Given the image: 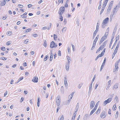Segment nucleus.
<instances>
[{
  "label": "nucleus",
  "mask_w": 120,
  "mask_h": 120,
  "mask_svg": "<svg viewBox=\"0 0 120 120\" xmlns=\"http://www.w3.org/2000/svg\"><path fill=\"white\" fill-rule=\"evenodd\" d=\"M109 20V18L107 17L103 21V23L102 24V27L104 28L105 26H106L105 25L108 22V21Z\"/></svg>",
  "instance_id": "obj_1"
},
{
  "label": "nucleus",
  "mask_w": 120,
  "mask_h": 120,
  "mask_svg": "<svg viewBox=\"0 0 120 120\" xmlns=\"http://www.w3.org/2000/svg\"><path fill=\"white\" fill-rule=\"evenodd\" d=\"M65 11V8L64 7H61L60 8L58 13L59 15L62 14Z\"/></svg>",
  "instance_id": "obj_2"
},
{
  "label": "nucleus",
  "mask_w": 120,
  "mask_h": 120,
  "mask_svg": "<svg viewBox=\"0 0 120 120\" xmlns=\"http://www.w3.org/2000/svg\"><path fill=\"white\" fill-rule=\"evenodd\" d=\"M60 97L59 96H58L56 100V104L57 105V106L60 105Z\"/></svg>",
  "instance_id": "obj_3"
},
{
  "label": "nucleus",
  "mask_w": 120,
  "mask_h": 120,
  "mask_svg": "<svg viewBox=\"0 0 120 120\" xmlns=\"http://www.w3.org/2000/svg\"><path fill=\"white\" fill-rule=\"evenodd\" d=\"M112 98H108L107 100L104 102V106H105L107 103H109L112 101Z\"/></svg>",
  "instance_id": "obj_4"
},
{
  "label": "nucleus",
  "mask_w": 120,
  "mask_h": 120,
  "mask_svg": "<svg viewBox=\"0 0 120 120\" xmlns=\"http://www.w3.org/2000/svg\"><path fill=\"white\" fill-rule=\"evenodd\" d=\"M57 46V44L55 43L53 41H52L50 43V47L51 48H53L56 47Z\"/></svg>",
  "instance_id": "obj_5"
},
{
  "label": "nucleus",
  "mask_w": 120,
  "mask_h": 120,
  "mask_svg": "<svg viewBox=\"0 0 120 120\" xmlns=\"http://www.w3.org/2000/svg\"><path fill=\"white\" fill-rule=\"evenodd\" d=\"M107 38L105 36H103L101 39L100 41L99 42V45H100L103 41L105 39H106Z\"/></svg>",
  "instance_id": "obj_6"
},
{
  "label": "nucleus",
  "mask_w": 120,
  "mask_h": 120,
  "mask_svg": "<svg viewBox=\"0 0 120 120\" xmlns=\"http://www.w3.org/2000/svg\"><path fill=\"white\" fill-rule=\"evenodd\" d=\"M95 102L94 101H91L90 103V108L92 109L94 107L95 105Z\"/></svg>",
  "instance_id": "obj_7"
},
{
  "label": "nucleus",
  "mask_w": 120,
  "mask_h": 120,
  "mask_svg": "<svg viewBox=\"0 0 120 120\" xmlns=\"http://www.w3.org/2000/svg\"><path fill=\"white\" fill-rule=\"evenodd\" d=\"M106 60V58L105 57V58L103 62L102 65L101 67V68L100 69V71H101L102 69L103 68L105 64V62Z\"/></svg>",
  "instance_id": "obj_8"
},
{
  "label": "nucleus",
  "mask_w": 120,
  "mask_h": 120,
  "mask_svg": "<svg viewBox=\"0 0 120 120\" xmlns=\"http://www.w3.org/2000/svg\"><path fill=\"white\" fill-rule=\"evenodd\" d=\"M113 1H111L109 3V6H108V10H110L111 8H112V6L113 4Z\"/></svg>",
  "instance_id": "obj_9"
},
{
  "label": "nucleus",
  "mask_w": 120,
  "mask_h": 120,
  "mask_svg": "<svg viewBox=\"0 0 120 120\" xmlns=\"http://www.w3.org/2000/svg\"><path fill=\"white\" fill-rule=\"evenodd\" d=\"M105 111L102 112L100 115L101 117L102 118H104L105 116Z\"/></svg>",
  "instance_id": "obj_10"
},
{
  "label": "nucleus",
  "mask_w": 120,
  "mask_h": 120,
  "mask_svg": "<svg viewBox=\"0 0 120 120\" xmlns=\"http://www.w3.org/2000/svg\"><path fill=\"white\" fill-rule=\"evenodd\" d=\"M32 81L35 82H37L38 81V78L37 77L34 76L33 79L32 80Z\"/></svg>",
  "instance_id": "obj_11"
},
{
  "label": "nucleus",
  "mask_w": 120,
  "mask_h": 120,
  "mask_svg": "<svg viewBox=\"0 0 120 120\" xmlns=\"http://www.w3.org/2000/svg\"><path fill=\"white\" fill-rule=\"evenodd\" d=\"M118 83H116L113 86L112 88L113 90H115L118 87Z\"/></svg>",
  "instance_id": "obj_12"
},
{
  "label": "nucleus",
  "mask_w": 120,
  "mask_h": 120,
  "mask_svg": "<svg viewBox=\"0 0 120 120\" xmlns=\"http://www.w3.org/2000/svg\"><path fill=\"white\" fill-rule=\"evenodd\" d=\"M65 79L64 80V85L65 87L67 89L68 88V83L67 82V81L66 77H65Z\"/></svg>",
  "instance_id": "obj_13"
},
{
  "label": "nucleus",
  "mask_w": 120,
  "mask_h": 120,
  "mask_svg": "<svg viewBox=\"0 0 120 120\" xmlns=\"http://www.w3.org/2000/svg\"><path fill=\"white\" fill-rule=\"evenodd\" d=\"M6 4L5 0H4L1 2V3L0 4L1 6H2Z\"/></svg>",
  "instance_id": "obj_14"
},
{
  "label": "nucleus",
  "mask_w": 120,
  "mask_h": 120,
  "mask_svg": "<svg viewBox=\"0 0 120 120\" xmlns=\"http://www.w3.org/2000/svg\"><path fill=\"white\" fill-rule=\"evenodd\" d=\"M117 6H116L115 8L113 10V12L114 13H116L117 12V10L116 9V8H117Z\"/></svg>",
  "instance_id": "obj_15"
},
{
  "label": "nucleus",
  "mask_w": 120,
  "mask_h": 120,
  "mask_svg": "<svg viewBox=\"0 0 120 120\" xmlns=\"http://www.w3.org/2000/svg\"><path fill=\"white\" fill-rule=\"evenodd\" d=\"M96 108H94V109L92 110L90 114V115L91 116L96 111Z\"/></svg>",
  "instance_id": "obj_16"
},
{
  "label": "nucleus",
  "mask_w": 120,
  "mask_h": 120,
  "mask_svg": "<svg viewBox=\"0 0 120 120\" xmlns=\"http://www.w3.org/2000/svg\"><path fill=\"white\" fill-rule=\"evenodd\" d=\"M74 93L75 92H73L71 94H70L68 96V99H69V98H70L71 99L73 96Z\"/></svg>",
  "instance_id": "obj_17"
},
{
  "label": "nucleus",
  "mask_w": 120,
  "mask_h": 120,
  "mask_svg": "<svg viewBox=\"0 0 120 120\" xmlns=\"http://www.w3.org/2000/svg\"><path fill=\"white\" fill-rule=\"evenodd\" d=\"M114 101H115L116 103H117L119 101L118 99V97L117 96H116L114 99Z\"/></svg>",
  "instance_id": "obj_18"
},
{
  "label": "nucleus",
  "mask_w": 120,
  "mask_h": 120,
  "mask_svg": "<svg viewBox=\"0 0 120 120\" xmlns=\"http://www.w3.org/2000/svg\"><path fill=\"white\" fill-rule=\"evenodd\" d=\"M69 65L66 64L65 67L67 71H68L69 70Z\"/></svg>",
  "instance_id": "obj_19"
},
{
  "label": "nucleus",
  "mask_w": 120,
  "mask_h": 120,
  "mask_svg": "<svg viewBox=\"0 0 120 120\" xmlns=\"http://www.w3.org/2000/svg\"><path fill=\"white\" fill-rule=\"evenodd\" d=\"M53 56V54L52 52H51V53H50V60H50V61H51L52 60V59Z\"/></svg>",
  "instance_id": "obj_20"
},
{
  "label": "nucleus",
  "mask_w": 120,
  "mask_h": 120,
  "mask_svg": "<svg viewBox=\"0 0 120 120\" xmlns=\"http://www.w3.org/2000/svg\"><path fill=\"white\" fill-rule=\"evenodd\" d=\"M117 29V26H115V27L114 29L113 32V36L116 33V30Z\"/></svg>",
  "instance_id": "obj_21"
},
{
  "label": "nucleus",
  "mask_w": 120,
  "mask_h": 120,
  "mask_svg": "<svg viewBox=\"0 0 120 120\" xmlns=\"http://www.w3.org/2000/svg\"><path fill=\"white\" fill-rule=\"evenodd\" d=\"M67 60H68V62L66 64H68L69 65L70 64V61H69V60H70V61H71V59L69 57V56H68L67 57Z\"/></svg>",
  "instance_id": "obj_22"
},
{
  "label": "nucleus",
  "mask_w": 120,
  "mask_h": 120,
  "mask_svg": "<svg viewBox=\"0 0 120 120\" xmlns=\"http://www.w3.org/2000/svg\"><path fill=\"white\" fill-rule=\"evenodd\" d=\"M32 30V29L31 28H28L25 30V33H26L27 32H30Z\"/></svg>",
  "instance_id": "obj_23"
},
{
  "label": "nucleus",
  "mask_w": 120,
  "mask_h": 120,
  "mask_svg": "<svg viewBox=\"0 0 120 120\" xmlns=\"http://www.w3.org/2000/svg\"><path fill=\"white\" fill-rule=\"evenodd\" d=\"M79 107V103H78L76 105V106L75 108V111H77L78 110V109Z\"/></svg>",
  "instance_id": "obj_24"
},
{
  "label": "nucleus",
  "mask_w": 120,
  "mask_h": 120,
  "mask_svg": "<svg viewBox=\"0 0 120 120\" xmlns=\"http://www.w3.org/2000/svg\"><path fill=\"white\" fill-rule=\"evenodd\" d=\"M88 116L87 114H86L84 117L83 119L84 120H87Z\"/></svg>",
  "instance_id": "obj_25"
},
{
  "label": "nucleus",
  "mask_w": 120,
  "mask_h": 120,
  "mask_svg": "<svg viewBox=\"0 0 120 120\" xmlns=\"http://www.w3.org/2000/svg\"><path fill=\"white\" fill-rule=\"evenodd\" d=\"M66 30L67 28L66 27H64L62 30V31L64 33L66 31Z\"/></svg>",
  "instance_id": "obj_26"
},
{
  "label": "nucleus",
  "mask_w": 120,
  "mask_h": 120,
  "mask_svg": "<svg viewBox=\"0 0 120 120\" xmlns=\"http://www.w3.org/2000/svg\"><path fill=\"white\" fill-rule=\"evenodd\" d=\"M120 44V42H118V44H117L116 45V47L115 49H116V50H118V48L119 47V46Z\"/></svg>",
  "instance_id": "obj_27"
},
{
  "label": "nucleus",
  "mask_w": 120,
  "mask_h": 120,
  "mask_svg": "<svg viewBox=\"0 0 120 120\" xmlns=\"http://www.w3.org/2000/svg\"><path fill=\"white\" fill-rule=\"evenodd\" d=\"M40 101L39 100V98L38 97V98L37 106L39 107L40 105Z\"/></svg>",
  "instance_id": "obj_28"
},
{
  "label": "nucleus",
  "mask_w": 120,
  "mask_h": 120,
  "mask_svg": "<svg viewBox=\"0 0 120 120\" xmlns=\"http://www.w3.org/2000/svg\"><path fill=\"white\" fill-rule=\"evenodd\" d=\"M61 93H63L64 92V88L63 86H62L61 88Z\"/></svg>",
  "instance_id": "obj_29"
},
{
  "label": "nucleus",
  "mask_w": 120,
  "mask_h": 120,
  "mask_svg": "<svg viewBox=\"0 0 120 120\" xmlns=\"http://www.w3.org/2000/svg\"><path fill=\"white\" fill-rule=\"evenodd\" d=\"M106 44V41H105L103 43L102 45H101L104 48Z\"/></svg>",
  "instance_id": "obj_30"
},
{
  "label": "nucleus",
  "mask_w": 120,
  "mask_h": 120,
  "mask_svg": "<svg viewBox=\"0 0 120 120\" xmlns=\"http://www.w3.org/2000/svg\"><path fill=\"white\" fill-rule=\"evenodd\" d=\"M119 35H118L116 38V40L115 41V43H116L117 42V41L119 40Z\"/></svg>",
  "instance_id": "obj_31"
},
{
  "label": "nucleus",
  "mask_w": 120,
  "mask_h": 120,
  "mask_svg": "<svg viewBox=\"0 0 120 120\" xmlns=\"http://www.w3.org/2000/svg\"><path fill=\"white\" fill-rule=\"evenodd\" d=\"M116 103L113 106V107L112 109H113V110H116Z\"/></svg>",
  "instance_id": "obj_32"
},
{
  "label": "nucleus",
  "mask_w": 120,
  "mask_h": 120,
  "mask_svg": "<svg viewBox=\"0 0 120 120\" xmlns=\"http://www.w3.org/2000/svg\"><path fill=\"white\" fill-rule=\"evenodd\" d=\"M53 37L54 40H56L57 38V36L56 35L54 34L53 35Z\"/></svg>",
  "instance_id": "obj_33"
},
{
  "label": "nucleus",
  "mask_w": 120,
  "mask_h": 120,
  "mask_svg": "<svg viewBox=\"0 0 120 120\" xmlns=\"http://www.w3.org/2000/svg\"><path fill=\"white\" fill-rule=\"evenodd\" d=\"M92 86V82L91 84H90V85L89 86V90H91Z\"/></svg>",
  "instance_id": "obj_34"
},
{
  "label": "nucleus",
  "mask_w": 120,
  "mask_h": 120,
  "mask_svg": "<svg viewBox=\"0 0 120 120\" xmlns=\"http://www.w3.org/2000/svg\"><path fill=\"white\" fill-rule=\"evenodd\" d=\"M48 58V56H46L45 58H44V61H46L47 59V58Z\"/></svg>",
  "instance_id": "obj_35"
},
{
  "label": "nucleus",
  "mask_w": 120,
  "mask_h": 120,
  "mask_svg": "<svg viewBox=\"0 0 120 120\" xmlns=\"http://www.w3.org/2000/svg\"><path fill=\"white\" fill-rule=\"evenodd\" d=\"M12 32L11 31H8L7 33V34L9 35H10L11 34H12Z\"/></svg>",
  "instance_id": "obj_36"
},
{
  "label": "nucleus",
  "mask_w": 120,
  "mask_h": 120,
  "mask_svg": "<svg viewBox=\"0 0 120 120\" xmlns=\"http://www.w3.org/2000/svg\"><path fill=\"white\" fill-rule=\"evenodd\" d=\"M118 112L117 111L116 112V114L115 115V118H117L118 116Z\"/></svg>",
  "instance_id": "obj_37"
},
{
  "label": "nucleus",
  "mask_w": 120,
  "mask_h": 120,
  "mask_svg": "<svg viewBox=\"0 0 120 120\" xmlns=\"http://www.w3.org/2000/svg\"><path fill=\"white\" fill-rule=\"evenodd\" d=\"M112 41H113L112 39H111V40L110 42V44H109V48L111 46L112 44Z\"/></svg>",
  "instance_id": "obj_38"
},
{
  "label": "nucleus",
  "mask_w": 120,
  "mask_h": 120,
  "mask_svg": "<svg viewBox=\"0 0 120 120\" xmlns=\"http://www.w3.org/2000/svg\"><path fill=\"white\" fill-rule=\"evenodd\" d=\"M100 109H98L96 112V114H99L100 112Z\"/></svg>",
  "instance_id": "obj_39"
},
{
  "label": "nucleus",
  "mask_w": 120,
  "mask_h": 120,
  "mask_svg": "<svg viewBox=\"0 0 120 120\" xmlns=\"http://www.w3.org/2000/svg\"><path fill=\"white\" fill-rule=\"evenodd\" d=\"M83 85L82 83H81V84H79L78 86V88L79 89H80L81 86H82V85Z\"/></svg>",
  "instance_id": "obj_40"
},
{
  "label": "nucleus",
  "mask_w": 120,
  "mask_h": 120,
  "mask_svg": "<svg viewBox=\"0 0 120 120\" xmlns=\"http://www.w3.org/2000/svg\"><path fill=\"white\" fill-rule=\"evenodd\" d=\"M42 91L43 92H42V95L44 96H45V91L44 90H42Z\"/></svg>",
  "instance_id": "obj_41"
},
{
  "label": "nucleus",
  "mask_w": 120,
  "mask_h": 120,
  "mask_svg": "<svg viewBox=\"0 0 120 120\" xmlns=\"http://www.w3.org/2000/svg\"><path fill=\"white\" fill-rule=\"evenodd\" d=\"M99 101H98L97 103L96 104V105H95V107L94 108H96V109L97 108V106H98L99 103Z\"/></svg>",
  "instance_id": "obj_42"
},
{
  "label": "nucleus",
  "mask_w": 120,
  "mask_h": 120,
  "mask_svg": "<svg viewBox=\"0 0 120 120\" xmlns=\"http://www.w3.org/2000/svg\"><path fill=\"white\" fill-rule=\"evenodd\" d=\"M7 58L4 57H2L0 58V59L3 60H7Z\"/></svg>",
  "instance_id": "obj_43"
},
{
  "label": "nucleus",
  "mask_w": 120,
  "mask_h": 120,
  "mask_svg": "<svg viewBox=\"0 0 120 120\" xmlns=\"http://www.w3.org/2000/svg\"><path fill=\"white\" fill-rule=\"evenodd\" d=\"M109 32L107 31L105 33L104 36L105 37H106V38L107 37V35L108 34Z\"/></svg>",
  "instance_id": "obj_44"
},
{
  "label": "nucleus",
  "mask_w": 120,
  "mask_h": 120,
  "mask_svg": "<svg viewBox=\"0 0 120 120\" xmlns=\"http://www.w3.org/2000/svg\"><path fill=\"white\" fill-rule=\"evenodd\" d=\"M86 49V48L85 47H84L82 48L81 51L82 52V53Z\"/></svg>",
  "instance_id": "obj_45"
},
{
  "label": "nucleus",
  "mask_w": 120,
  "mask_h": 120,
  "mask_svg": "<svg viewBox=\"0 0 120 120\" xmlns=\"http://www.w3.org/2000/svg\"><path fill=\"white\" fill-rule=\"evenodd\" d=\"M58 55L59 56H60L61 55V52L60 50L58 51Z\"/></svg>",
  "instance_id": "obj_46"
},
{
  "label": "nucleus",
  "mask_w": 120,
  "mask_h": 120,
  "mask_svg": "<svg viewBox=\"0 0 120 120\" xmlns=\"http://www.w3.org/2000/svg\"><path fill=\"white\" fill-rule=\"evenodd\" d=\"M61 117L60 118V120H64V117L63 115H62L61 116Z\"/></svg>",
  "instance_id": "obj_47"
},
{
  "label": "nucleus",
  "mask_w": 120,
  "mask_h": 120,
  "mask_svg": "<svg viewBox=\"0 0 120 120\" xmlns=\"http://www.w3.org/2000/svg\"><path fill=\"white\" fill-rule=\"evenodd\" d=\"M115 14L114 13H111V14L110 15V17L111 18H112L113 16V15Z\"/></svg>",
  "instance_id": "obj_48"
},
{
  "label": "nucleus",
  "mask_w": 120,
  "mask_h": 120,
  "mask_svg": "<svg viewBox=\"0 0 120 120\" xmlns=\"http://www.w3.org/2000/svg\"><path fill=\"white\" fill-rule=\"evenodd\" d=\"M1 50H3L4 51L5 50V47H2L1 48Z\"/></svg>",
  "instance_id": "obj_49"
},
{
  "label": "nucleus",
  "mask_w": 120,
  "mask_h": 120,
  "mask_svg": "<svg viewBox=\"0 0 120 120\" xmlns=\"http://www.w3.org/2000/svg\"><path fill=\"white\" fill-rule=\"evenodd\" d=\"M23 79V77H22L21 78H20L18 79V82H20V81Z\"/></svg>",
  "instance_id": "obj_50"
},
{
  "label": "nucleus",
  "mask_w": 120,
  "mask_h": 120,
  "mask_svg": "<svg viewBox=\"0 0 120 120\" xmlns=\"http://www.w3.org/2000/svg\"><path fill=\"white\" fill-rule=\"evenodd\" d=\"M20 16L22 18H26L27 17L26 16H25L23 15H21Z\"/></svg>",
  "instance_id": "obj_51"
},
{
  "label": "nucleus",
  "mask_w": 120,
  "mask_h": 120,
  "mask_svg": "<svg viewBox=\"0 0 120 120\" xmlns=\"http://www.w3.org/2000/svg\"><path fill=\"white\" fill-rule=\"evenodd\" d=\"M110 85H109V84H108V86H107V88H106V90H108L109 88V87L110 86Z\"/></svg>",
  "instance_id": "obj_52"
},
{
  "label": "nucleus",
  "mask_w": 120,
  "mask_h": 120,
  "mask_svg": "<svg viewBox=\"0 0 120 120\" xmlns=\"http://www.w3.org/2000/svg\"><path fill=\"white\" fill-rule=\"evenodd\" d=\"M77 111H74V113L73 114V116L74 115L75 116H76L77 113Z\"/></svg>",
  "instance_id": "obj_53"
},
{
  "label": "nucleus",
  "mask_w": 120,
  "mask_h": 120,
  "mask_svg": "<svg viewBox=\"0 0 120 120\" xmlns=\"http://www.w3.org/2000/svg\"><path fill=\"white\" fill-rule=\"evenodd\" d=\"M63 0H59L58 2L60 3H61V4H62L63 2Z\"/></svg>",
  "instance_id": "obj_54"
},
{
  "label": "nucleus",
  "mask_w": 120,
  "mask_h": 120,
  "mask_svg": "<svg viewBox=\"0 0 120 120\" xmlns=\"http://www.w3.org/2000/svg\"><path fill=\"white\" fill-rule=\"evenodd\" d=\"M60 20L61 21H62L63 20V18L62 16L61 15H60Z\"/></svg>",
  "instance_id": "obj_55"
},
{
  "label": "nucleus",
  "mask_w": 120,
  "mask_h": 120,
  "mask_svg": "<svg viewBox=\"0 0 120 120\" xmlns=\"http://www.w3.org/2000/svg\"><path fill=\"white\" fill-rule=\"evenodd\" d=\"M120 1L119 2V3H118V6H117V9H118V8H119L120 7Z\"/></svg>",
  "instance_id": "obj_56"
},
{
  "label": "nucleus",
  "mask_w": 120,
  "mask_h": 120,
  "mask_svg": "<svg viewBox=\"0 0 120 120\" xmlns=\"http://www.w3.org/2000/svg\"><path fill=\"white\" fill-rule=\"evenodd\" d=\"M116 50V49H115L114 51V52L113 54H114L115 55L116 54V53L117 50Z\"/></svg>",
  "instance_id": "obj_57"
},
{
  "label": "nucleus",
  "mask_w": 120,
  "mask_h": 120,
  "mask_svg": "<svg viewBox=\"0 0 120 120\" xmlns=\"http://www.w3.org/2000/svg\"><path fill=\"white\" fill-rule=\"evenodd\" d=\"M104 11V9L102 8L101 9V11L100 13V14L101 15L102 14V13L103 12V11Z\"/></svg>",
  "instance_id": "obj_58"
},
{
  "label": "nucleus",
  "mask_w": 120,
  "mask_h": 120,
  "mask_svg": "<svg viewBox=\"0 0 120 120\" xmlns=\"http://www.w3.org/2000/svg\"><path fill=\"white\" fill-rule=\"evenodd\" d=\"M27 39H26V40H25L24 41V43L25 44H26V43H27L28 42V41H27Z\"/></svg>",
  "instance_id": "obj_59"
},
{
  "label": "nucleus",
  "mask_w": 120,
  "mask_h": 120,
  "mask_svg": "<svg viewBox=\"0 0 120 120\" xmlns=\"http://www.w3.org/2000/svg\"><path fill=\"white\" fill-rule=\"evenodd\" d=\"M20 69L22 70H24V68L22 66H21L20 67Z\"/></svg>",
  "instance_id": "obj_60"
},
{
  "label": "nucleus",
  "mask_w": 120,
  "mask_h": 120,
  "mask_svg": "<svg viewBox=\"0 0 120 120\" xmlns=\"http://www.w3.org/2000/svg\"><path fill=\"white\" fill-rule=\"evenodd\" d=\"M33 35L34 36V37H37L38 36L37 34H34Z\"/></svg>",
  "instance_id": "obj_61"
},
{
  "label": "nucleus",
  "mask_w": 120,
  "mask_h": 120,
  "mask_svg": "<svg viewBox=\"0 0 120 120\" xmlns=\"http://www.w3.org/2000/svg\"><path fill=\"white\" fill-rule=\"evenodd\" d=\"M18 5L20 8H22L23 7V6L22 5L19 4H18Z\"/></svg>",
  "instance_id": "obj_62"
},
{
  "label": "nucleus",
  "mask_w": 120,
  "mask_h": 120,
  "mask_svg": "<svg viewBox=\"0 0 120 120\" xmlns=\"http://www.w3.org/2000/svg\"><path fill=\"white\" fill-rule=\"evenodd\" d=\"M32 6V5L31 4H30L28 5V7L29 8H30Z\"/></svg>",
  "instance_id": "obj_63"
},
{
  "label": "nucleus",
  "mask_w": 120,
  "mask_h": 120,
  "mask_svg": "<svg viewBox=\"0 0 120 120\" xmlns=\"http://www.w3.org/2000/svg\"><path fill=\"white\" fill-rule=\"evenodd\" d=\"M103 48H104V47H103L101 45L99 48L100 49V50L103 49Z\"/></svg>",
  "instance_id": "obj_64"
}]
</instances>
